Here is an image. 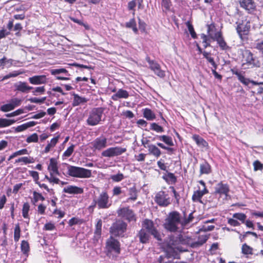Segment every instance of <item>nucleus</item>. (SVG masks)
Listing matches in <instances>:
<instances>
[{
  "label": "nucleus",
  "instance_id": "obj_23",
  "mask_svg": "<svg viewBox=\"0 0 263 263\" xmlns=\"http://www.w3.org/2000/svg\"><path fill=\"white\" fill-rule=\"evenodd\" d=\"M209 191L206 187L203 188L202 190H198L194 192L192 196V200L194 202H199L202 203L201 200V198L206 194L208 193Z\"/></svg>",
  "mask_w": 263,
  "mask_h": 263
},
{
  "label": "nucleus",
  "instance_id": "obj_37",
  "mask_svg": "<svg viewBox=\"0 0 263 263\" xmlns=\"http://www.w3.org/2000/svg\"><path fill=\"white\" fill-rule=\"evenodd\" d=\"M217 43L219 45L220 48L222 50H224L225 51H230L231 49V47L229 46L227 43L225 42L224 39L221 40H219Z\"/></svg>",
  "mask_w": 263,
  "mask_h": 263
},
{
  "label": "nucleus",
  "instance_id": "obj_51",
  "mask_svg": "<svg viewBox=\"0 0 263 263\" xmlns=\"http://www.w3.org/2000/svg\"><path fill=\"white\" fill-rule=\"evenodd\" d=\"M38 139L39 137L37 134L34 133L27 138L26 142L27 143L37 142L38 141Z\"/></svg>",
  "mask_w": 263,
  "mask_h": 263
},
{
  "label": "nucleus",
  "instance_id": "obj_3",
  "mask_svg": "<svg viewBox=\"0 0 263 263\" xmlns=\"http://www.w3.org/2000/svg\"><path fill=\"white\" fill-rule=\"evenodd\" d=\"M104 111L103 107H96L91 109L88 113L87 119L86 121L88 125L94 126L101 124Z\"/></svg>",
  "mask_w": 263,
  "mask_h": 263
},
{
  "label": "nucleus",
  "instance_id": "obj_16",
  "mask_svg": "<svg viewBox=\"0 0 263 263\" xmlns=\"http://www.w3.org/2000/svg\"><path fill=\"white\" fill-rule=\"evenodd\" d=\"M241 8L249 13H253L256 9V4L254 0H239Z\"/></svg>",
  "mask_w": 263,
  "mask_h": 263
},
{
  "label": "nucleus",
  "instance_id": "obj_47",
  "mask_svg": "<svg viewBox=\"0 0 263 263\" xmlns=\"http://www.w3.org/2000/svg\"><path fill=\"white\" fill-rule=\"evenodd\" d=\"M129 195L130 197L128 198V200L135 201L137 199V191L135 187H131L129 189Z\"/></svg>",
  "mask_w": 263,
  "mask_h": 263
},
{
  "label": "nucleus",
  "instance_id": "obj_46",
  "mask_svg": "<svg viewBox=\"0 0 263 263\" xmlns=\"http://www.w3.org/2000/svg\"><path fill=\"white\" fill-rule=\"evenodd\" d=\"M30 209V205L28 202L24 203L22 209V215L24 218L29 217L28 212Z\"/></svg>",
  "mask_w": 263,
  "mask_h": 263
},
{
  "label": "nucleus",
  "instance_id": "obj_61",
  "mask_svg": "<svg viewBox=\"0 0 263 263\" xmlns=\"http://www.w3.org/2000/svg\"><path fill=\"white\" fill-rule=\"evenodd\" d=\"M170 189L172 190V192L174 194V197L176 200V202L178 204L179 202V200L180 199V195L178 193L176 192L174 186H171Z\"/></svg>",
  "mask_w": 263,
  "mask_h": 263
},
{
  "label": "nucleus",
  "instance_id": "obj_18",
  "mask_svg": "<svg viewBox=\"0 0 263 263\" xmlns=\"http://www.w3.org/2000/svg\"><path fill=\"white\" fill-rule=\"evenodd\" d=\"M14 90L22 93H28L33 87L28 85L26 82L19 81L14 84Z\"/></svg>",
  "mask_w": 263,
  "mask_h": 263
},
{
  "label": "nucleus",
  "instance_id": "obj_6",
  "mask_svg": "<svg viewBox=\"0 0 263 263\" xmlns=\"http://www.w3.org/2000/svg\"><path fill=\"white\" fill-rule=\"evenodd\" d=\"M154 200L155 202L161 207H166L171 203L169 195L163 191H159L156 194Z\"/></svg>",
  "mask_w": 263,
  "mask_h": 263
},
{
  "label": "nucleus",
  "instance_id": "obj_56",
  "mask_svg": "<svg viewBox=\"0 0 263 263\" xmlns=\"http://www.w3.org/2000/svg\"><path fill=\"white\" fill-rule=\"evenodd\" d=\"M55 229L54 224L51 222L46 223L43 228V230L46 231H53Z\"/></svg>",
  "mask_w": 263,
  "mask_h": 263
},
{
  "label": "nucleus",
  "instance_id": "obj_49",
  "mask_svg": "<svg viewBox=\"0 0 263 263\" xmlns=\"http://www.w3.org/2000/svg\"><path fill=\"white\" fill-rule=\"evenodd\" d=\"M157 145L161 147L162 149H164L165 150L167 151V153L169 155H172L175 152V149L174 148L171 147L169 146H166L165 145H164L162 143H157Z\"/></svg>",
  "mask_w": 263,
  "mask_h": 263
},
{
  "label": "nucleus",
  "instance_id": "obj_35",
  "mask_svg": "<svg viewBox=\"0 0 263 263\" xmlns=\"http://www.w3.org/2000/svg\"><path fill=\"white\" fill-rule=\"evenodd\" d=\"M21 251L22 253L28 256V252L30 250V247L29 243L26 241V240H23L22 241L21 245Z\"/></svg>",
  "mask_w": 263,
  "mask_h": 263
},
{
  "label": "nucleus",
  "instance_id": "obj_32",
  "mask_svg": "<svg viewBox=\"0 0 263 263\" xmlns=\"http://www.w3.org/2000/svg\"><path fill=\"white\" fill-rule=\"evenodd\" d=\"M147 147L148 148L149 154L156 157H159L161 155V153L160 150L155 145L149 144L148 145Z\"/></svg>",
  "mask_w": 263,
  "mask_h": 263
},
{
  "label": "nucleus",
  "instance_id": "obj_5",
  "mask_svg": "<svg viewBox=\"0 0 263 263\" xmlns=\"http://www.w3.org/2000/svg\"><path fill=\"white\" fill-rule=\"evenodd\" d=\"M142 229H145V231L150 233L151 235H153L158 240L161 239V235L152 220L145 219L142 222Z\"/></svg>",
  "mask_w": 263,
  "mask_h": 263
},
{
  "label": "nucleus",
  "instance_id": "obj_52",
  "mask_svg": "<svg viewBox=\"0 0 263 263\" xmlns=\"http://www.w3.org/2000/svg\"><path fill=\"white\" fill-rule=\"evenodd\" d=\"M110 179L115 182H120L124 179V175L123 174L119 173L117 174L111 175Z\"/></svg>",
  "mask_w": 263,
  "mask_h": 263
},
{
  "label": "nucleus",
  "instance_id": "obj_21",
  "mask_svg": "<svg viewBox=\"0 0 263 263\" xmlns=\"http://www.w3.org/2000/svg\"><path fill=\"white\" fill-rule=\"evenodd\" d=\"M48 170L50 173V175L60 174L58 170L57 161L55 158H52L50 159V162L48 166Z\"/></svg>",
  "mask_w": 263,
  "mask_h": 263
},
{
  "label": "nucleus",
  "instance_id": "obj_62",
  "mask_svg": "<svg viewBox=\"0 0 263 263\" xmlns=\"http://www.w3.org/2000/svg\"><path fill=\"white\" fill-rule=\"evenodd\" d=\"M253 166L255 171L261 170L263 168V165L258 160H256L254 162Z\"/></svg>",
  "mask_w": 263,
  "mask_h": 263
},
{
  "label": "nucleus",
  "instance_id": "obj_25",
  "mask_svg": "<svg viewBox=\"0 0 263 263\" xmlns=\"http://www.w3.org/2000/svg\"><path fill=\"white\" fill-rule=\"evenodd\" d=\"M150 235V233L145 231V229H141L138 234L140 242L142 243H146L148 242Z\"/></svg>",
  "mask_w": 263,
  "mask_h": 263
},
{
  "label": "nucleus",
  "instance_id": "obj_59",
  "mask_svg": "<svg viewBox=\"0 0 263 263\" xmlns=\"http://www.w3.org/2000/svg\"><path fill=\"white\" fill-rule=\"evenodd\" d=\"M29 174L33 178L35 183H38V182H39V176L38 172L34 171H29Z\"/></svg>",
  "mask_w": 263,
  "mask_h": 263
},
{
  "label": "nucleus",
  "instance_id": "obj_24",
  "mask_svg": "<svg viewBox=\"0 0 263 263\" xmlns=\"http://www.w3.org/2000/svg\"><path fill=\"white\" fill-rule=\"evenodd\" d=\"M129 97L127 91L123 89H119L117 92L111 96L114 101H117L119 99H127Z\"/></svg>",
  "mask_w": 263,
  "mask_h": 263
},
{
  "label": "nucleus",
  "instance_id": "obj_38",
  "mask_svg": "<svg viewBox=\"0 0 263 263\" xmlns=\"http://www.w3.org/2000/svg\"><path fill=\"white\" fill-rule=\"evenodd\" d=\"M28 154V151L26 148H24L21 150H19L18 151H16L14 153H13L9 157L8 160L10 161L12 159L14 158V157L17 156H21L23 155H27Z\"/></svg>",
  "mask_w": 263,
  "mask_h": 263
},
{
  "label": "nucleus",
  "instance_id": "obj_58",
  "mask_svg": "<svg viewBox=\"0 0 263 263\" xmlns=\"http://www.w3.org/2000/svg\"><path fill=\"white\" fill-rule=\"evenodd\" d=\"M112 192L113 196H118L123 193L121 187L118 186H115L113 188Z\"/></svg>",
  "mask_w": 263,
  "mask_h": 263
},
{
  "label": "nucleus",
  "instance_id": "obj_44",
  "mask_svg": "<svg viewBox=\"0 0 263 263\" xmlns=\"http://www.w3.org/2000/svg\"><path fill=\"white\" fill-rule=\"evenodd\" d=\"M150 129L159 133H163L164 132L163 128L156 123H152L151 124Z\"/></svg>",
  "mask_w": 263,
  "mask_h": 263
},
{
  "label": "nucleus",
  "instance_id": "obj_13",
  "mask_svg": "<svg viewBox=\"0 0 263 263\" xmlns=\"http://www.w3.org/2000/svg\"><path fill=\"white\" fill-rule=\"evenodd\" d=\"M117 213L119 216L123 218L128 221H136V218L133 211L128 207L120 208L118 210Z\"/></svg>",
  "mask_w": 263,
  "mask_h": 263
},
{
  "label": "nucleus",
  "instance_id": "obj_8",
  "mask_svg": "<svg viewBox=\"0 0 263 263\" xmlns=\"http://www.w3.org/2000/svg\"><path fill=\"white\" fill-rule=\"evenodd\" d=\"M231 71L233 74L237 76L238 80L245 86H248L250 83H252L253 85L263 84V82H258L246 78L244 76L245 72L239 70L237 69H232Z\"/></svg>",
  "mask_w": 263,
  "mask_h": 263
},
{
  "label": "nucleus",
  "instance_id": "obj_12",
  "mask_svg": "<svg viewBox=\"0 0 263 263\" xmlns=\"http://www.w3.org/2000/svg\"><path fill=\"white\" fill-rule=\"evenodd\" d=\"M126 151L125 148L119 146L109 147L103 151L101 153L102 157H112L121 155Z\"/></svg>",
  "mask_w": 263,
  "mask_h": 263
},
{
  "label": "nucleus",
  "instance_id": "obj_40",
  "mask_svg": "<svg viewBox=\"0 0 263 263\" xmlns=\"http://www.w3.org/2000/svg\"><path fill=\"white\" fill-rule=\"evenodd\" d=\"M14 120H8L0 118V127H4L10 126L15 123Z\"/></svg>",
  "mask_w": 263,
  "mask_h": 263
},
{
  "label": "nucleus",
  "instance_id": "obj_43",
  "mask_svg": "<svg viewBox=\"0 0 263 263\" xmlns=\"http://www.w3.org/2000/svg\"><path fill=\"white\" fill-rule=\"evenodd\" d=\"M23 73V72L21 70L13 71L11 72H10L8 74L5 76L3 77V78L2 79V80H5L8 79L10 78L16 77L19 76L20 74H21Z\"/></svg>",
  "mask_w": 263,
  "mask_h": 263
},
{
  "label": "nucleus",
  "instance_id": "obj_27",
  "mask_svg": "<svg viewBox=\"0 0 263 263\" xmlns=\"http://www.w3.org/2000/svg\"><path fill=\"white\" fill-rule=\"evenodd\" d=\"M192 139L198 146L205 147L208 145V142L198 135H193Z\"/></svg>",
  "mask_w": 263,
  "mask_h": 263
},
{
  "label": "nucleus",
  "instance_id": "obj_31",
  "mask_svg": "<svg viewBox=\"0 0 263 263\" xmlns=\"http://www.w3.org/2000/svg\"><path fill=\"white\" fill-rule=\"evenodd\" d=\"M188 243V238L185 236L179 234L175 238L174 242H173L172 244L175 246L178 244L186 245Z\"/></svg>",
  "mask_w": 263,
  "mask_h": 263
},
{
  "label": "nucleus",
  "instance_id": "obj_30",
  "mask_svg": "<svg viewBox=\"0 0 263 263\" xmlns=\"http://www.w3.org/2000/svg\"><path fill=\"white\" fill-rule=\"evenodd\" d=\"M162 178L169 184H175L177 181V178L173 173H167L165 174Z\"/></svg>",
  "mask_w": 263,
  "mask_h": 263
},
{
  "label": "nucleus",
  "instance_id": "obj_34",
  "mask_svg": "<svg viewBox=\"0 0 263 263\" xmlns=\"http://www.w3.org/2000/svg\"><path fill=\"white\" fill-rule=\"evenodd\" d=\"M50 73L53 76H57L61 73H63L65 75V76H70V74L69 73L68 71L65 68H63L59 69H52L50 70Z\"/></svg>",
  "mask_w": 263,
  "mask_h": 263
},
{
  "label": "nucleus",
  "instance_id": "obj_33",
  "mask_svg": "<svg viewBox=\"0 0 263 263\" xmlns=\"http://www.w3.org/2000/svg\"><path fill=\"white\" fill-rule=\"evenodd\" d=\"M73 96V100L72 102V105L73 106H78L87 101V100L85 98L81 97L77 94H74Z\"/></svg>",
  "mask_w": 263,
  "mask_h": 263
},
{
  "label": "nucleus",
  "instance_id": "obj_63",
  "mask_svg": "<svg viewBox=\"0 0 263 263\" xmlns=\"http://www.w3.org/2000/svg\"><path fill=\"white\" fill-rule=\"evenodd\" d=\"M208 238V237L206 236H202L199 237L198 241L195 243L198 246H201L206 241Z\"/></svg>",
  "mask_w": 263,
  "mask_h": 263
},
{
  "label": "nucleus",
  "instance_id": "obj_26",
  "mask_svg": "<svg viewBox=\"0 0 263 263\" xmlns=\"http://www.w3.org/2000/svg\"><path fill=\"white\" fill-rule=\"evenodd\" d=\"M155 139H158L160 141L163 142L166 145H167L168 146H172L174 145L172 138L168 136L157 135L154 138V140Z\"/></svg>",
  "mask_w": 263,
  "mask_h": 263
},
{
  "label": "nucleus",
  "instance_id": "obj_1",
  "mask_svg": "<svg viewBox=\"0 0 263 263\" xmlns=\"http://www.w3.org/2000/svg\"><path fill=\"white\" fill-rule=\"evenodd\" d=\"M193 214L191 212L187 216L185 211H183L182 215L177 211L171 212L165 220L164 228L170 232H176L180 228L179 225L184 228L192 222L194 218Z\"/></svg>",
  "mask_w": 263,
  "mask_h": 263
},
{
  "label": "nucleus",
  "instance_id": "obj_42",
  "mask_svg": "<svg viewBox=\"0 0 263 263\" xmlns=\"http://www.w3.org/2000/svg\"><path fill=\"white\" fill-rule=\"evenodd\" d=\"M233 218L236 219V220H239L242 223H245L247 218V216L243 213H236L233 214Z\"/></svg>",
  "mask_w": 263,
  "mask_h": 263
},
{
  "label": "nucleus",
  "instance_id": "obj_14",
  "mask_svg": "<svg viewBox=\"0 0 263 263\" xmlns=\"http://www.w3.org/2000/svg\"><path fill=\"white\" fill-rule=\"evenodd\" d=\"M243 57L246 61V63H243V65L246 64L251 65L252 67H259L260 66V62L255 57H253V53L249 50H246L243 53Z\"/></svg>",
  "mask_w": 263,
  "mask_h": 263
},
{
  "label": "nucleus",
  "instance_id": "obj_20",
  "mask_svg": "<svg viewBox=\"0 0 263 263\" xmlns=\"http://www.w3.org/2000/svg\"><path fill=\"white\" fill-rule=\"evenodd\" d=\"M28 81L33 85L45 84L47 83V79L45 75H38L30 77Z\"/></svg>",
  "mask_w": 263,
  "mask_h": 263
},
{
  "label": "nucleus",
  "instance_id": "obj_55",
  "mask_svg": "<svg viewBox=\"0 0 263 263\" xmlns=\"http://www.w3.org/2000/svg\"><path fill=\"white\" fill-rule=\"evenodd\" d=\"M45 91L44 86H40L35 87L34 90L32 91L33 95L37 96L40 94H43Z\"/></svg>",
  "mask_w": 263,
  "mask_h": 263
},
{
  "label": "nucleus",
  "instance_id": "obj_2",
  "mask_svg": "<svg viewBox=\"0 0 263 263\" xmlns=\"http://www.w3.org/2000/svg\"><path fill=\"white\" fill-rule=\"evenodd\" d=\"M112 205V200L106 191H103L98 196L93 198L92 201L88 209L93 211L95 208L98 209H107Z\"/></svg>",
  "mask_w": 263,
  "mask_h": 263
},
{
  "label": "nucleus",
  "instance_id": "obj_57",
  "mask_svg": "<svg viewBox=\"0 0 263 263\" xmlns=\"http://www.w3.org/2000/svg\"><path fill=\"white\" fill-rule=\"evenodd\" d=\"M21 102L22 100L17 98H12L10 101V103L14 107V109L15 108V107L20 106L21 104Z\"/></svg>",
  "mask_w": 263,
  "mask_h": 263
},
{
  "label": "nucleus",
  "instance_id": "obj_29",
  "mask_svg": "<svg viewBox=\"0 0 263 263\" xmlns=\"http://www.w3.org/2000/svg\"><path fill=\"white\" fill-rule=\"evenodd\" d=\"M143 117L148 121H153L156 119L155 113L149 108H145L142 109Z\"/></svg>",
  "mask_w": 263,
  "mask_h": 263
},
{
  "label": "nucleus",
  "instance_id": "obj_39",
  "mask_svg": "<svg viewBox=\"0 0 263 263\" xmlns=\"http://www.w3.org/2000/svg\"><path fill=\"white\" fill-rule=\"evenodd\" d=\"M242 253L245 255H252L253 248L248 246L247 243H244L241 248Z\"/></svg>",
  "mask_w": 263,
  "mask_h": 263
},
{
  "label": "nucleus",
  "instance_id": "obj_17",
  "mask_svg": "<svg viewBox=\"0 0 263 263\" xmlns=\"http://www.w3.org/2000/svg\"><path fill=\"white\" fill-rule=\"evenodd\" d=\"M91 144L95 150L100 151L107 146V139L104 136H100L95 139Z\"/></svg>",
  "mask_w": 263,
  "mask_h": 263
},
{
  "label": "nucleus",
  "instance_id": "obj_19",
  "mask_svg": "<svg viewBox=\"0 0 263 263\" xmlns=\"http://www.w3.org/2000/svg\"><path fill=\"white\" fill-rule=\"evenodd\" d=\"M230 191L229 186L227 184H224L222 182L218 183L215 187V193L220 195H224L226 198L228 196Z\"/></svg>",
  "mask_w": 263,
  "mask_h": 263
},
{
  "label": "nucleus",
  "instance_id": "obj_4",
  "mask_svg": "<svg viewBox=\"0 0 263 263\" xmlns=\"http://www.w3.org/2000/svg\"><path fill=\"white\" fill-rule=\"evenodd\" d=\"M68 174L74 177L86 178L91 176V170L83 167L68 165L67 167Z\"/></svg>",
  "mask_w": 263,
  "mask_h": 263
},
{
  "label": "nucleus",
  "instance_id": "obj_60",
  "mask_svg": "<svg viewBox=\"0 0 263 263\" xmlns=\"http://www.w3.org/2000/svg\"><path fill=\"white\" fill-rule=\"evenodd\" d=\"M22 162H24V164L32 163L34 162L35 160L33 157H21Z\"/></svg>",
  "mask_w": 263,
  "mask_h": 263
},
{
  "label": "nucleus",
  "instance_id": "obj_28",
  "mask_svg": "<svg viewBox=\"0 0 263 263\" xmlns=\"http://www.w3.org/2000/svg\"><path fill=\"white\" fill-rule=\"evenodd\" d=\"M212 172V168L209 163L204 161L200 165V174H209Z\"/></svg>",
  "mask_w": 263,
  "mask_h": 263
},
{
  "label": "nucleus",
  "instance_id": "obj_54",
  "mask_svg": "<svg viewBox=\"0 0 263 263\" xmlns=\"http://www.w3.org/2000/svg\"><path fill=\"white\" fill-rule=\"evenodd\" d=\"M0 109L3 112H7L14 109V107L9 102V103L1 106Z\"/></svg>",
  "mask_w": 263,
  "mask_h": 263
},
{
  "label": "nucleus",
  "instance_id": "obj_41",
  "mask_svg": "<svg viewBox=\"0 0 263 263\" xmlns=\"http://www.w3.org/2000/svg\"><path fill=\"white\" fill-rule=\"evenodd\" d=\"M33 200L32 203L35 204L39 200L44 201L45 198L42 195L41 193H37L36 191L33 192Z\"/></svg>",
  "mask_w": 263,
  "mask_h": 263
},
{
  "label": "nucleus",
  "instance_id": "obj_7",
  "mask_svg": "<svg viewBox=\"0 0 263 263\" xmlns=\"http://www.w3.org/2000/svg\"><path fill=\"white\" fill-rule=\"evenodd\" d=\"M236 24V29L239 37L242 40L247 39L251 27L250 22H237Z\"/></svg>",
  "mask_w": 263,
  "mask_h": 263
},
{
  "label": "nucleus",
  "instance_id": "obj_48",
  "mask_svg": "<svg viewBox=\"0 0 263 263\" xmlns=\"http://www.w3.org/2000/svg\"><path fill=\"white\" fill-rule=\"evenodd\" d=\"M21 229L18 224L15 225L14 232V240L17 242L20 238Z\"/></svg>",
  "mask_w": 263,
  "mask_h": 263
},
{
  "label": "nucleus",
  "instance_id": "obj_15",
  "mask_svg": "<svg viewBox=\"0 0 263 263\" xmlns=\"http://www.w3.org/2000/svg\"><path fill=\"white\" fill-rule=\"evenodd\" d=\"M106 248L108 252L119 253L120 251V245L118 240L110 236L107 240Z\"/></svg>",
  "mask_w": 263,
  "mask_h": 263
},
{
  "label": "nucleus",
  "instance_id": "obj_11",
  "mask_svg": "<svg viewBox=\"0 0 263 263\" xmlns=\"http://www.w3.org/2000/svg\"><path fill=\"white\" fill-rule=\"evenodd\" d=\"M146 60L149 64V68L156 74L158 77L163 78L165 76V71L161 69V66L156 61L152 60L150 58L147 57Z\"/></svg>",
  "mask_w": 263,
  "mask_h": 263
},
{
  "label": "nucleus",
  "instance_id": "obj_22",
  "mask_svg": "<svg viewBox=\"0 0 263 263\" xmlns=\"http://www.w3.org/2000/svg\"><path fill=\"white\" fill-rule=\"evenodd\" d=\"M63 192L70 194H80L83 193V189L74 185H68L63 189Z\"/></svg>",
  "mask_w": 263,
  "mask_h": 263
},
{
  "label": "nucleus",
  "instance_id": "obj_50",
  "mask_svg": "<svg viewBox=\"0 0 263 263\" xmlns=\"http://www.w3.org/2000/svg\"><path fill=\"white\" fill-rule=\"evenodd\" d=\"M255 48L263 56V40H258L255 44Z\"/></svg>",
  "mask_w": 263,
  "mask_h": 263
},
{
  "label": "nucleus",
  "instance_id": "obj_45",
  "mask_svg": "<svg viewBox=\"0 0 263 263\" xmlns=\"http://www.w3.org/2000/svg\"><path fill=\"white\" fill-rule=\"evenodd\" d=\"M102 221L101 219H98L96 224V230L95 231V235L98 237H100L101 236L102 231Z\"/></svg>",
  "mask_w": 263,
  "mask_h": 263
},
{
  "label": "nucleus",
  "instance_id": "obj_53",
  "mask_svg": "<svg viewBox=\"0 0 263 263\" xmlns=\"http://www.w3.org/2000/svg\"><path fill=\"white\" fill-rule=\"evenodd\" d=\"M74 148V145L72 144L70 145L68 148L64 152L63 154V156L65 157H70L72 153L73 152Z\"/></svg>",
  "mask_w": 263,
  "mask_h": 263
},
{
  "label": "nucleus",
  "instance_id": "obj_10",
  "mask_svg": "<svg viewBox=\"0 0 263 263\" xmlns=\"http://www.w3.org/2000/svg\"><path fill=\"white\" fill-rule=\"evenodd\" d=\"M178 250V248H175L171 246L167 247L165 251V256H160L159 257V263H161V261H167L170 260V258H178L179 256Z\"/></svg>",
  "mask_w": 263,
  "mask_h": 263
},
{
  "label": "nucleus",
  "instance_id": "obj_9",
  "mask_svg": "<svg viewBox=\"0 0 263 263\" xmlns=\"http://www.w3.org/2000/svg\"><path fill=\"white\" fill-rule=\"evenodd\" d=\"M127 224L122 221H117L110 228V233L116 236L122 235L126 231Z\"/></svg>",
  "mask_w": 263,
  "mask_h": 263
},
{
  "label": "nucleus",
  "instance_id": "obj_36",
  "mask_svg": "<svg viewBox=\"0 0 263 263\" xmlns=\"http://www.w3.org/2000/svg\"><path fill=\"white\" fill-rule=\"evenodd\" d=\"M125 27L128 28H132L133 31L135 33H137L138 29L136 26V22L135 19L134 18H132L128 22H126L125 24Z\"/></svg>",
  "mask_w": 263,
  "mask_h": 263
},
{
  "label": "nucleus",
  "instance_id": "obj_64",
  "mask_svg": "<svg viewBox=\"0 0 263 263\" xmlns=\"http://www.w3.org/2000/svg\"><path fill=\"white\" fill-rule=\"evenodd\" d=\"M161 5L166 10H168L170 9L171 4L170 0H162Z\"/></svg>",
  "mask_w": 263,
  "mask_h": 263
}]
</instances>
